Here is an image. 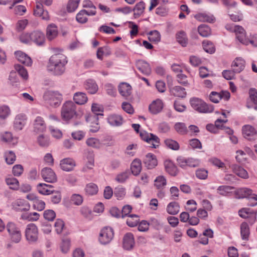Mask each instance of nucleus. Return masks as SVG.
<instances>
[{"label":"nucleus","instance_id":"nucleus-1","mask_svg":"<svg viewBox=\"0 0 257 257\" xmlns=\"http://www.w3.org/2000/svg\"><path fill=\"white\" fill-rule=\"evenodd\" d=\"M67 63L66 57L63 54L58 53L52 55L49 59L47 69L55 75H61L65 71Z\"/></svg>","mask_w":257,"mask_h":257},{"label":"nucleus","instance_id":"nucleus-2","mask_svg":"<svg viewBox=\"0 0 257 257\" xmlns=\"http://www.w3.org/2000/svg\"><path fill=\"white\" fill-rule=\"evenodd\" d=\"M77 115L76 105L72 101H67L62 105L61 116L65 121H68Z\"/></svg>","mask_w":257,"mask_h":257},{"label":"nucleus","instance_id":"nucleus-3","mask_svg":"<svg viewBox=\"0 0 257 257\" xmlns=\"http://www.w3.org/2000/svg\"><path fill=\"white\" fill-rule=\"evenodd\" d=\"M235 198L237 199H242L247 198L250 200H253L254 202L250 201L248 203L249 206H254L257 205V195L252 193V191L247 188H241L237 189L234 192Z\"/></svg>","mask_w":257,"mask_h":257},{"label":"nucleus","instance_id":"nucleus-4","mask_svg":"<svg viewBox=\"0 0 257 257\" xmlns=\"http://www.w3.org/2000/svg\"><path fill=\"white\" fill-rule=\"evenodd\" d=\"M43 98L44 100L53 107H58L63 99L62 95L58 91H47L45 92Z\"/></svg>","mask_w":257,"mask_h":257},{"label":"nucleus","instance_id":"nucleus-5","mask_svg":"<svg viewBox=\"0 0 257 257\" xmlns=\"http://www.w3.org/2000/svg\"><path fill=\"white\" fill-rule=\"evenodd\" d=\"M191 106L196 111L201 113H210L214 110L213 106L207 104L202 100L198 98H193L190 100Z\"/></svg>","mask_w":257,"mask_h":257},{"label":"nucleus","instance_id":"nucleus-6","mask_svg":"<svg viewBox=\"0 0 257 257\" xmlns=\"http://www.w3.org/2000/svg\"><path fill=\"white\" fill-rule=\"evenodd\" d=\"M225 28L227 30L234 32L236 38L241 43L246 45H248V40L246 37L245 31L242 27L232 24H227Z\"/></svg>","mask_w":257,"mask_h":257},{"label":"nucleus","instance_id":"nucleus-7","mask_svg":"<svg viewBox=\"0 0 257 257\" xmlns=\"http://www.w3.org/2000/svg\"><path fill=\"white\" fill-rule=\"evenodd\" d=\"M26 239L29 243L36 242L38 239V230L36 225L34 223L29 224L25 230Z\"/></svg>","mask_w":257,"mask_h":257},{"label":"nucleus","instance_id":"nucleus-8","mask_svg":"<svg viewBox=\"0 0 257 257\" xmlns=\"http://www.w3.org/2000/svg\"><path fill=\"white\" fill-rule=\"evenodd\" d=\"M114 232L112 228L104 227L99 233V241L102 244L109 243L113 239Z\"/></svg>","mask_w":257,"mask_h":257},{"label":"nucleus","instance_id":"nucleus-9","mask_svg":"<svg viewBox=\"0 0 257 257\" xmlns=\"http://www.w3.org/2000/svg\"><path fill=\"white\" fill-rule=\"evenodd\" d=\"M140 136L142 140L152 145V147L156 148L160 145V139L156 135L145 131L141 132Z\"/></svg>","mask_w":257,"mask_h":257},{"label":"nucleus","instance_id":"nucleus-10","mask_svg":"<svg viewBox=\"0 0 257 257\" xmlns=\"http://www.w3.org/2000/svg\"><path fill=\"white\" fill-rule=\"evenodd\" d=\"M242 132L243 136L249 141L255 140L257 135L256 129L252 126L246 124L242 126Z\"/></svg>","mask_w":257,"mask_h":257},{"label":"nucleus","instance_id":"nucleus-11","mask_svg":"<svg viewBox=\"0 0 257 257\" xmlns=\"http://www.w3.org/2000/svg\"><path fill=\"white\" fill-rule=\"evenodd\" d=\"M41 176L43 179L49 183H54L57 181V177L54 172L50 168L46 167L41 170Z\"/></svg>","mask_w":257,"mask_h":257},{"label":"nucleus","instance_id":"nucleus-12","mask_svg":"<svg viewBox=\"0 0 257 257\" xmlns=\"http://www.w3.org/2000/svg\"><path fill=\"white\" fill-rule=\"evenodd\" d=\"M27 198L33 201L34 209L38 211H42L45 207V203L42 200H39L34 194H29L27 195Z\"/></svg>","mask_w":257,"mask_h":257},{"label":"nucleus","instance_id":"nucleus-13","mask_svg":"<svg viewBox=\"0 0 257 257\" xmlns=\"http://www.w3.org/2000/svg\"><path fill=\"white\" fill-rule=\"evenodd\" d=\"M136 65L137 69L145 75H150L151 73V68L148 63L147 62L139 60L136 61Z\"/></svg>","mask_w":257,"mask_h":257},{"label":"nucleus","instance_id":"nucleus-14","mask_svg":"<svg viewBox=\"0 0 257 257\" xmlns=\"http://www.w3.org/2000/svg\"><path fill=\"white\" fill-rule=\"evenodd\" d=\"M31 41L38 45H42L45 43V35L41 31H33L31 33Z\"/></svg>","mask_w":257,"mask_h":257},{"label":"nucleus","instance_id":"nucleus-15","mask_svg":"<svg viewBox=\"0 0 257 257\" xmlns=\"http://www.w3.org/2000/svg\"><path fill=\"white\" fill-rule=\"evenodd\" d=\"M58 34V30L57 26L54 24L49 25L46 29V35L49 41H52L57 37Z\"/></svg>","mask_w":257,"mask_h":257},{"label":"nucleus","instance_id":"nucleus-16","mask_svg":"<svg viewBox=\"0 0 257 257\" xmlns=\"http://www.w3.org/2000/svg\"><path fill=\"white\" fill-rule=\"evenodd\" d=\"M145 166L148 169H152L155 168L158 164V161L156 157L151 153L147 154L144 161Z\"/></svg>","mask_w":257,"mask_h":257},{"label":"nucleus","instance_id":"nucleus-17","mask_svg":"<svg viewBox=\"0 0 257 257\" xmlns=\"http://www.w3.org/2000/svg\"><path fill=\"white\" fill-rule=\"evenodd\" d=\"M135 244L134 235L132 233H126L123 238V247L126 250L133 248Z\"/></svg>","mask_w":257,"mask_h":257},{"label":"nucleus","instance_id":"nucleus-18","mask_svg":"<svg viewBox=\"0 0 257 257\" xmlns=\"http://www.w3.org/2000/svg\"><path fill=\"white\" fill-rule=\"evenodd\" d=\"M15 56L18 60L22 63L27 65L30 66L32 63L31 58L27 54L22 51H19L15 53Z\"/></svg>","mask_w":257,"mask_h":257},{"label":"nucleus","instance_id":"nucleus-19","mask_svg":"<svg viewBox=\"0 0 257 257\" xmlns=\"http://www.w3.org/2000/svg\"><path fill=\"white\" fill-rule=\"evenodd\" d=\"M60 165L63 171H70L74 169L75 163L72 159L66 158L61 161Z\"/></svg>","mask_w":257,"mask_h":257},{"label":"nucleus","instance_id":"nucleus-20","mask_svg":"<svg viewBox=\"0 0 257 257\" xmlns=\"http://www.w3.org/2000/svg\"><path fill=\"white\" fill-rule=\"evenodd\" d=\"M118 91L122 96L127 98L132 93V87L126 83H121L118 86Z\"/></svg>","mask_w":257,"mask_h":257},{"label":"nucleus","instance_id":"nucleus-21","mask_svg":"<svg viewBox=\"0 0 257 257\" xmlns=\"http://www.w3.org/2000/svg\"><path fill=\"white\" fill-rule=\"evenodd\" d=\"M46 129V124L43 118L40 116L36 117L34 123V131L38 133L43 132Z\"/></svg>","mask_w":257,"mask_h":257},{"label":"nucleus","instance_id":"nucleus-22","mask_svg":"<svg viewBox=\"0 0 257 257\" xmlns=\"http://www.w3.org/2000/svg\"><path fill=\"white\" fill-rule=\"evenodd\" d=\"M26 116L25 115L19 114L16 116L14 122V127L16 130H21L26 124Z\"/></svg>","mask_w":257,"mask_h":257},{"label":"nucleus","instance_id":"nucleus-23","mask_svg":"<svg viewBox=\"0 0 257 257\" xmlns=\"http://www.w3.org/2000/svg\"><path fill=\"white\" fill-rule=\"evenodd\" d=\"M163 107V103L161 100L157 99L154 100L149 106L150 111L153 114H157L160 112Z\"/></svg>","mask_w":257,"mask_h":257},{"label":"nucleus","instance_id":"nucleus-24","mask_svg":"<svg viewBox=\"0 0 257 257\" xmlns=\"http://www.w3.org/2000/svg\"><path fill=\"white\" fill-rule=\"evenodd\" d=\"M107 121L112 126H119L122 124L123 118L120 115L111 114L108 117Z\"/></svg>","mask_w":257,"mask_h":257},{"label":"nucleus","instance_id":"nucleus-25","mask_svg":"<svg viewBox=\"0 0 257 257\" xmlns=\"http://www.w3.org/2000/svg\"><path fill=\"white\" fill-rule=\"evenodd\" d=\"M244 66L245 61L240 58H236L232 64L234 71L236 73H240L244 69Z\"/></svg>","mask_w":257,"mask_h":257},{"label":"nucleus","instance_id":"nucleus-26","mask_svg":"<svg viewBox=\"0 0 257 257\" xmlns=\"http://www.w3.org/2000/svg\"><path fill=\"white\" fill-rule=\"evenodd\" d=\"M170 92L174 96L181 98L185 97L187 94L185 89L180 86H176L171 88Z\"/></svg>","mask_w":257,"mask_h":257},{"label":"nucleus","instance_id":"nucleus-27","mask_svg":"<svg viewBox=\"0 0 257 257\" xmlns=\"http://www.w3.org/2000/svg\"><path fill=\"white\" fill-rule=\"evenodd\" d=\"M166 171L172 176H176L177 174V168L170 160H166L164 162Z\"/></svg>","mask_w":257,"mask_h":257},{"label":"nucleus","instance_id":"nucleus-28","mask_svg":"<svg viewBox=\"0 0 257 257\" xmlns=\"http://www.w3.org/2000/svg\"><path fill=\"white\" fill-rule=\"evenodd\" d=\"M231 168L233 172L237 176L244 179L248 178V173L242 167L237 165H232L231 166Z\"/></svg>","mask_w":257,"mask_h":257},{"label":"nucleus","instance_id":"nucleus-29","mask_svg":"<svg viewBox=\"0 0 257 257\" xmlns=\"http://www.w3.org/2000/svg\"><path fill=\"white\" fill-rule=\"evenodd\" d=\"M87 97L85 93L81 92H76L73 96V100L78 104H84L87 101Z\"/></svg>","mask_w":257,"mask_h":257},{"label":"nucleus","instance_id":"nucleus-30","mask_svg":"<svg viewBox=\"0 0 257 257\" xmlns=\"http://www.w3.org/2000/svg\"><path fill=\"white\" fill-rule=\"evenodd\" d=\"M145 9V4L144 2H140L137 3L132 11L134 12V16L135 18H139L141 15H142Z\"/></svg>","mask_w":257,"mask_h":257},{"label":"nucleus","instance_id":"nucleus-31","mask_svg":"<svg viewBox=\"0 0 257 257\" xmlns=\"http://www.w3.org/2000/svg\"><path fill=\"white\" fill-rule=\"evenodd\" d=\"M132 173L135 176L138 175L142 170V163L139 159L134 160L131 164Z\"/></svg>","mask_w":257,"mask_h":257},{"label":"nucleus","instance_id":"nucleus-32","mask_svg":"<svg viewBox=\"0 0 257 257\" xmlns=\"http://www.w3.org/2000/svg\"><path fill=\"white\" fill-rule=\"evenodd\" d=\"M52 187V185H48L44 183H40L37 185V190L38 192L43 195H49L54 192L53 191L50 190L48 188Z\"/></svg>","mask_w":257,"mask_h":257},{"label":"nucleus","instance_id":"nucleus-33","mask_svg":"<svg viewBox=\"0 0 257 257\" xmlns=\"http://www.w3.org/2000/svg\"><path fill=\"white\" fill-rule=\"evenodd\" d=\"M85 87L88 92L91 94L95 93L98 90V86L94 81L91 79L88 80Z\"/></svg>","mask_w":257,"mask_h":257},{"label":"nucleus","instance_id":"nucleus-34","mask_svg":"<svg viewBox=\"0 0 257 257\" xmlns=\"http://www.w3.org/2000/svg\"><path fill=\"white\" fill-rule=\"evenodd\" d=\"M39 214L37 212L24 213L21 215V218L29 221H35L39 219Z\"/></svg>","mask_w":257,"mask_h":257},{"label":"nucleus","instance_id":"nucleus-35","mask_svg":"<svg viewBox=\"0 0 257 257\" xmlns=\"http://www.w3.org/2000/svg\"><path fill=\"white\" fill-rule=\"evenodd\" d=\"M180 206L176 202H170L167 207V212L172 215L177 214L179 212Z\"/></svg>","mask_w":257,"mask_h":257},{"label":"nucleus","instance_id":"nucleus-36","mask_svg":"<svg viewBox=\"0 0 257 257\" xmlns=\"http://www.w3.org/2000/svg\"><path fill=\"white\" fill-rule=\"evenodd\" d=\"M98 188L97 186L93 183H90L86 185L85 191L88 195H94L97 193Z\"/></svg>","mask_w":257,"mask_h":257},{"label":"nucleus","instance_id":"nucleus-37","mask_svg":"<svg viewBox=\"0 0 257 257\" xmlns=\"http://www.w3.org/2000/svg\"><path fill=\"white\" fill-rule=\"evenodd\" d=\"M240 233L242 239H248L249 235V228L247 223L242 222L240 225Z\"/></svg>","mask_w":257,"mask_h":257},{"label":"nucleus","instance_id":"nucleus-38","mask_svg":"<svg viewBox=\"0 0 257 257\" xmlns=\"http://www.w3.org/2000/svg\"><path fill=\"white\" fill-rule=\"evenodd\" d=\"M167 184V181L163 176H159L155 180V186L158 189H162Z\"/></svg>","mask_w":257,"mask_h":257},{"label":"nucleus","instance_id":"nucleus-39","mask_svg":"<svg viewBox=\"0 0 257 257\" xmlns=\"http://www.w3.org/2000/svg\"><path fill=\"white\" fill-rule=\"evenodd\" d=\"M255 213H257V211H254L249 208H243L239 211V216L243 218H249Z\"/></svg>","mask_w":257,"mask_h":257},{"label":"nucleus","instance_id":"nucleus-40","mask_svg":"<svg viewBox=\"0 0 257 257\" xmlns=\"http://www.w3.org/2000/svg\"><path fill=\"white\" fill-rule=\"evenodd\" d=\"M197 20L202 22L213 23L215 20L214 17L212 15H208L206 14H199L195 17Z\"/></svg>","mask_w":257,"mask_h":257},{"label":"nucleus","instance_id":"nucleus-41","mask_svg":"<svg viewBox=\"0 0 257 257\" xmlns=\"http://www.w3.org/2000/svg\"><path fill=\"white\" fill-rule=\"evenodd\" d=\"M176 39L183 47H185L188 43V39L186 33L183 31H181L176 35Z\"/></svg>","mask_w":257,"mask_h":257},{"label":"nucleus","instance_id":"nucleus-42","mask_svg":"<svg viewBox=\"0 0 257 257\" xmlns=\"http://www.w3.org/2000/svg\"><path fill=\"white\" fill-rule=\"evenodd\" d=\"M234 189V187L226 186V185H222L218 187L217 191V192L222 196H227L229 193L231 192V190Z\"/></svg>","mask_w":257,"mask_h":257},{"label":"nucleus","instance_id":"nucleus-43","mask_svg":"<svg viewBox=\"0 0 257 257\" xmlns=\"http://www.w3.org/2000/svg\"><path fill=\"white\" fill-rule=\"evenodd\" d=\"M15 69L19 74L24 79L27 80L28 78V74L27 70L20 64H16Z\"/></svg>","mask_w":257,"mask_h":257},{"label":"nucleus","instance_id":"nucleus-44","mask_svg":"<svg viewBox=\"0 0 257 257\" xmlns=\"http://www.w3.org/2000/svg\"><path fill=\"white\" fill-rule=\"evenodd\" d=\"M198 31L199 34L203 37H208L211 34L210 28L206 25H201L198 27Z\"/></svg>","mask_w":257,"mask_h":257},{"label":"nucleus","instance_id":"nucleus-45","mask_svg":"<svg viewBox=\"0 0 257 257\" xmlns=\"http://www.w3.org/2000/svg\"><path fill=\"white\" fill-rule=\"evenodd\" d=\"M139 222V216L135 214H131L128 215V218L126 220L127 224L131 227H134L137 226Z\"/></svg>","mask_w":257,"mask_h":257},{"label":"nucleus","instance_id":"nucleus-46","mask_svg":"<svg viewBox=\"0 0 257 257\" xmlns=\"http://www.w3.org/2000/svg\"><path fill=\"white\" fill-rule=\"evenodd\" d=\"M203 48L205 51L212 54L215 51V47L213 43L208 40H205L202 43Z\"/></svg>","mask_w":257,"mask_h":257},{"label":"nucleus","instance_id":"nucleus-47","mask_svg":"<svg viewBox=\"0 0 257 257\" xmlns=\"http://www.w3.org/2000/svg\"><path fill=\"white\" fill-rule=\"evenodd\" d=\"M86 143L88 146L94 148H99L101 146L99 140L94 138H88L87 139Z\"/></svg>","mask_w":257,"mask_h":257},{"label":"nucleus","instance_id":"nucleus-48","mask_svg":"<svg viewBox=\"0 0 257 257\" xmlns=\"http://www.w3.org/2000/svg\"><path fill=\"white\" fill-rule=\"evenodd\" d=\"M176 131L180 135H184L187 133V128L182 122H177L174 125Z\"/></svg>","mask_w":257,"mask_h":257},{"label":"nucleus","instance_id":"nucleus-49","mask_svg":"<svg viewBox=\"0 0 257 257\" xmlns=\"http://www.w3.org/2000/svg\"><path fill=\"white\" fill-rule=\"evenodd\" d=\"M6 181L11 189L16 190L19 188V183L17 179L13 177L9 178L6 179Z\"/></svg>","mask_w":257,"mask_h":257},{"label":"nucleus","instance_id":"nucleus-50","mask_svg":"<svg viewBox=\"0 0 257 257\" xmlns=\"http://www.w3.org/2000/svg\"><path fill=\"white\" fill-rule=\"evenodd\" d=\"M13 206L17 208L18 207H25L21 209V210H28L29 209L30 205L24 200L18 199L13 203Z\"/></svg>","mask_w":257,"mask_h":257},{"label":"nucleus","instance_id":"nucleus-51","mask_svg":"<svg viewBox=\"0 0 257 257\" xmlns=\"http://www.w3.org/2000/svg\"><path fill=\"white\" fill-rule=\"evenodd\" d=\"M130 173L128 171H125L118 174L115 180L119 183H124L129 177Z\"/></svg>","mask_w":257,"mask_h":257},{"label":"nucleus","instance_id":"nucleus-52","mask_svg":"<svg viewBox=\"0 0 257 257\" xmlns=\"http://www.w3.org/2000/svg\"><path fill=\"white\" fill-rule=\"evenodd\" d=\"M161 35L156 30L151 31L149 33V40L152 42H158L160 41Z\"/></svg>","mask_w":257,"mask_h":257},{"label":"nucleus","instance_id":"nucleus-53","mask_svg":"<svg viewBox=\"0 0 257 257\" xmlns=\"http://www.w3.org/2000/svg\"><path fill=\"white\" fill-rule=\"evenodd\" d=\"M1 137L2 141L5 142L12 143L13 144L17 142V139L13 137L10 132H6Z\"/></svg>","mask_w":257,"mask_h":257},{"label":"nucleus","instance_id":"nucleus-54","mask_svg":"<svg viewBox=\"0 0 257 257\" xmlns=\"http://www.w3.org/2000/svg\"><path fill=\"white\" fill-rule=\"evenodd\" d=\"M87 11L83 10L80 11L76 15V20L80 23H85L87 21Z\"/></svg>","mask_w":257,"mask_h":257},{"label":"nucleus","instance_id":"nucleus-55","mask_svg":"<svg viewBox=\"0 0 257 257\" xmlns=\"http://www.w3.org/2000/svg\"><path fill=\"white\" fill-rule=\"evenodd\" d=\"M165 144L169 148L173 150H178L179 149V144L172 139H166Z\"/></svg>","mask_w":257,"mask_h":257},{"label":"nucleus","instance_id":"nucleus-56","mask_svg":"<svg viewBox=\"0 0 257 257\" xmlns=\"http://www.w3.org/2000/svg\"><path fill=\"white\" fill-rule=\"evenodd\" d=\"M10 108L6 105H3L0 107V118L6 119L10 114Z\"/></svg>","mask_w":257,"mask_h":257},{"label":"nucleus","instance_id":"nucleus-57","mask_svg":"<svg viewBox=\"0 0 257 257\" xmlns=\"http://www.w3.org/2000/svg\"><path fill=\"white\" fill-rule=\"evenodd\" d=\"M80 0H69L67 5V10L69 12H74L78 7Z\"/></svg>","mask_w":257,"mask_h":257},{"label":"nucleus","instance_id":"nucleus-58","mask_svg":"<svg viewBox=\"0 0 257 257\" xmlns=\"http://www.w3.org/2000/svg\"><path fill=\"white\" fill-rule=\"evenodd\" d=\"M65 224L63 221L61 219H58L56 220L54 227L55 231L58 234H60L62 232V230L64 228Z\"/></svg>","mask_w":257,"mask_h":257},{"label":"nucleus","instance_id":"nucleus-59","mask_svg":"<svg viewBox=\"0 0 257 257\" xmlns=\"http://www.w3.org/2000/svg\"><path fill=\"white\" fill-rule=\"evenodd\" d=\"M7 229L10 235L15 233L17 232L20 231V229L16 226V225L13 222H9L7 225Z\"/></svg>","mask_w":257,"mask_h":257},{"label":"nucleus","instance_id":"nucleus-60","mask_svg":"<svg viewBox=\"0 0 257 257\" xmlns=\"http://www.w3.org/2000/svg\"><path fill=\"white\" fill-rule=\"evenodd\" d=\"M71 202L76 205H80L83 202V197L78 194H74L71 197Z\"/></svg>","mask_w":257,"mask_h":257},{"label":"nucleus","instance_id":"nucleus-61","mask_svg":"<svg viewBox=\"0 0 257 257\" xmlns=\"http://www.w3.org/2000/svg\"><path fill=\"white\" fill-rule=\"evenodd\" d=\"M70 246V240L69 238L63 239L61 245V251L63 253H67Z\"/></svg>","mask_w":257,"mask_h":257},{"label":"nucleus","instance_id":"nucleus-62","mask_svg":"<svg viewBox=\"0 0 257 257\" xmlns=\"http://www.w3.org/2000/svg\"><path fill=\"white\" fill-rule=\"evenodd\" d=\"M38 142L39 145L43 147H46L49 145L48 138L44 135H40L38 138Z\"/></svg>","mask_w":257,"mask_h":257},{"label":"nucleus","instance_id":"nucleus-63","mask_svg":"<svg viewBox=\"0 0 257 257\" xmlns=\"http://www.w3.org/2000/svg\"><path fill=\"white\" fill-rule=\"evenodd\" d=\"M196 176L199 179H206L208 176V171L204 169H199L196 171Z\"/></svg>","mask_w":257,"mask_h":257},{"label":"nucleus","instance_id":"nucleus-64","mask_svg":"<svg viewBox=\"0 0 257 257\" xmlns=\"http://www.w3.org/2000/svg\"><path fill=\"white\" fill-rule=\"evenodd\" d=\"M186 209L191 212L195 211L197 209V203L193 200H189L187 202Z\"/></svg>","mask_w":257,"mask_h":257}]
</instances>
